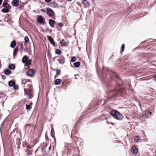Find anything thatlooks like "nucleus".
Masks as SVG:
<instances>
[{
	"label": "nucleus",
	"mask_w": 156,
	"mask_h": 156,
	"mask_svg": "<svg viewBox=\"0 0 156 156\" xmlns=\"http://www.w3.org/2000/svg\"><path fill=\"white\" fill-rule=\"evenodd\" d=\"M25 43L24 45H25L27 43L29 42V39L28 37L27 36H26L24 38Z\"/></svg>",
	"instance_id": "nucleus-19"
},
{
	"label": "nucleus",
	"mask_w": 156,
	"mask_h": 156,
	"mask_svg": "<svg viewBox=\"0 0 156 156\" xmlns=\"http://www.w3.org/2000/svg\"><path fill=\"white\" fill-rule=\"evenodd\" d=\"M74 66L76 67H78L80 65V63L79 62H75L73 64Z\"/></svg>",
	"instance_id": "nucleus-20"
},
{
	"label": "nucleus",
	"mask_w": 156,
	"mask_h": 156,
	"mask_svg": "<svg viewBox=\"0 0 156 156\" xmlns=\"http://www.w3.org/2000/svg\"><path fill=\"white\" fill-rule=\"evenodd\" d=\"M2 2V0H0V5H1Z\"/></svg>",
	"instance_id": "nucleus-36"
},
{
	"label": "nucleus",
	"mask_w": 156,
	"mask_h": 156,
	"mask_svg": "<svg viewBox=\"0 0 156 156\" xmlns=\"http://www.w3.org/2000/svg\"><path fill=\"white\" fill-rule=\"evenodd\" d=\"M54 132V129L53 127H52L51 132V133Z\"/></svg>",
	"instance_id": "nucleus-35"
},
{
	"label": "nucleus",
	"mask_w": 156,
	"mask_h": 156,
	"mask_svg": "<svg viewBox=\"0 0 156 156\" xmlns=\"http://www.w3.org/2000/svg\"><path fill=\"white\" fill-rule=\"evenodd\" d=\"M27 82V80H23L22 81V83L23 84H25Z\"/></svg>",
	"instance_id": "nucleus-29"
},
{
	"label": "nucleus",
	"mask_w": 156,
	"mask_h": 156,
	"mask_svg": "<svg viewBox=\"0 0 156 156\" xmlns=\"http://www.w3.org/2000/svg\"><path fill=\"white\" fill-rule=\"evenodd\" d=\"M13 88L15 90H17L19 88L18 86L17 85L15 84L13 86Z\"/></svg>",
	"instance_id": "nucleus-26"
},
{
	"label": "nucleus",
	"mask_w": 156,
	"mask_h": 156,
	"mask_svg": "<svg viewBox=\"0 0 156 156\" xmlns=\"http://www.w3.org/2000/svg\"><path fill=\"white\" fill-rule=\"evenodd\" d=\"M15 84V82L13 81L10 80L8 83V84L9 86L10 87L13 86Z\"/></svg>",
	"instance_id": "nucleus-15"
},
{
	"label": "nucleus",
	"mask_w": 156,
	"mask_h": 156,
	"mask_svg": "<svg viewBox=\"0 0 156 156\" xmlns=\"http://www.w3.org/2000/svg\"><path fill=\"white\" fill-rule=\"evenodd\" d=\"M76 58L75 57V56L73 57L72 58V59H71V61L72 62H74L76 61Z\"/></svg>",
	"instance_id": "nucleus-25"
},
{
	"label": "nucleus",
	"mask_w": 156,
	"mask_h": 156,
	"mask_svg": "<svg viewBox=\"0 0 156 156\" xmlns=\"http://www.w3.org/2000/svg\"><path fill=\"white\" fill-rule=\"evenodd\" d=\"M51 0H45V2H50Z\"/></svg>",
	"instance_id": "nucleus-33"
},
{
	"label": "nucleus",
	"mask_w": 156,
	"mask_h": 156,
	"mask_svg": "<svg viewBox=\"0 0 156 156\" xmlns=\"http://www.w3.org/2000/svg\"><path fill=\"white\" fill-rule=\"evenodd\" d=\"M18 52V49L17 48H15L13 51V56H15L17 54Z\"/></svg>",
	"instance_id": "nucleus-21"
},
{
	"label": "nucleus",
	"mask_w": 156,
	"mask_h": 156,
	"mask_svg": "<svg viewBox=\"0 0 156 156\" xmlns=\"http://www.w3.org/2000/svg\"><path fill=\"white\" fill-rule=\"evenodd\" d=\"M125 48V46L124 44H122V52L123 51Z\"/></svg>",
	"instance_id": "nucleus-27"
},
{
	"label": "nucleus",
	"mask_w": 156,
	"mask_h": 156,
	"mask_svg": "<svg viewBox=\"0 0 156 156\" xmlns=\"http://www.w3.org/2000/svg\"><path fill=\"white\" fill-rule=\"evenodd\" d=\"M110 114L115 119L118 120H121L122 119V116L121 114L116 110H113L110 112Z\"/></svg>",
	"instance_id": "nucleus-1"
},
{
	"label": "nucleus",
	"mask_w": 156,
	"mask_h": 156,
	"mask_svg": "<svg viewBox=\"0 0 156 156\" xmlns=\"http://www.w3.org/2000/svg\"><path fill=\"white\" fill-rule=\"evenodd\" d=\"M150 114H151V112H150Z\"/></svg>",
	"instance_id": "nucleus-40"
},
{
	"label": "nucleus",
	"mask_w": 156,
	"mask_h": 156,
	"mask_svg": "<svg viewBox=\"0 0 156 156\" xmlns=\"http://www.w3.org/2000/svg\"><path fill=\"white\" fill-rule=\"evenodd\" d=\"M58 25L59 27H62L63 26V24L62 23H58Z\"/></svg>",
	"instance_id": "nucleus-30"
},
{
	"label": "nucleus",
	"mask_w": 156,
	"mask_h": 156,
	"mask_svg": "<svg viewBox=\"0 0 156 156\" xmlns=\"http://www.w3.org/2000/svg\"><path fill=\"white\" fill-rule=\"evenodd\" d=\"M11 73V71L8 69L5 70L4 74L7 75H9Z\"/></svg>",
	"instance_id": "nucleus-13"
},
{
	"label": "nucleus",
	"mask_w": 156,
	"mask_h": 156,
	"mask_svg": "<svg viewBox=\"0 0 156 156\" xmlns=\"http://www.w3.org/2000/svg\"><path fill=\"white\" fill-rule=\"evenodd\" d=\"M38 21L41 24H44L45 23L43 17L41 16H38L37 18Z\"/></svg>",
	"instance_id": "nucleus-5"
},
{
	"label": "nucleus",
	"mask_w": 156,
	"mask_h": 156,
	"mask_svg": "<svg viewBox=\"0 0 156 156\" xmlns=\"http://www.w3.org/2000/svg\"><path fill=\"white\" fill-rule=\"evenodd\" d=\"M19 3V1L18 0H13L12 2V4L14 6H17Z\"/></svg>",
	"instance_id": "nucleus-8"
},
{
	"label": "nucleus",
	"mask_w": 156,
	"mask_h": 156,
	"mask_svg": "<svg viewBox=\"0 0 156 156\" xmlns=\"http://www.w3.org/2000/svg\"><path fill=\"white\" fill-rule=\"evenodd\" d=\"M60 43L61 44V46L63 47L66 45V42L63 39L60 42Z\"/></svg>",
	"instance_id": "nucleus-16"
},
{
	"label": "nucleus",
	"mask_w": 156,
	"mask_h": 156,
	"mask_svg": "<svg viewBox=\"0 0 156 156\" xmlns=\"http://www.w3.org/2000/svg\"><path fill=\"white\" fill-rule=\"evenodd\" d=\"M154 79L155 81H156V75L154 76Z\"/></svg>",
	"instance_id": "nucleus-38"
},
{
	"label": "nucleus",
	"mask_w": 156,
	"mask_h": 156,
	"mask_svg": "<svg viewBox=\"0 0 156 156\" xmlns=\"http://www.w3.org/2000/svg\"><path fill=\"white\" fill-rule=\"evenodd\" d=\"M56 74L57 75H59L61 73L60 70L59 69H57L56 70Z\"/></svg>",
	"instance_id": "nucleus-28"
},
{
	"label": "nucleus",
	"mask_w": 156,
	"mask_h": 156,
	"mask_svg": "<svg viewBox=\"0 0 156 156\" xmlns=\"http://www.w3.org/2000/svg\"><path fill=\"white\" fill-rule=\"evenodd\" d=\"M69 1H71L72 0H68Z\"/></svg>",
	"instance_id": "nucleus-39"
},
{
	"label": "nucleus",
	"mask_w": 156,
	"mask_h": 156,
	"mask_svg": "<svg viewBox=\"0 0 156 156\" xmlns=\"http://www.w3.org/2000/svg\"><path fill=\"white\" fill-rule=\"evenodd\" d=\"M16 45V42L15 41H12L10 44V46L12 48H14Z\"/></svg>",
	"instance_id": "nucleus-18"
},
{
	"label": "nucleus",
	"mask_w": 156,
	"mask_h": 156,
	"mask_svg": "<svg viewBox=\"0 0 156 156\" xmlns=\"http://www.w3.org/2000/svg\"><path fill=\"white\" fill-rule=\"evenodd\" d=\"M48 38L49 41L51 42V43L54 46L55 45V43L54 42V40L50 36H47Z\"/></svg>",
	"instance_id": "nucleus-10"
},
{
	"label": "nucleus",
	"mask_w": 156,
	"mask_h": 156,
	"mask_svg": "<svg viewBox=\"0 0 156 156\" xmlns=\"http://www.w3.org/2000/svg\"><path fill=\"white\" fill-rule=\"evenodd\" d=\"M55 53L57 54H58V55H60L61 53V51L59 49H56V50L55 51Z\"/></svg>",
	"instance_id": "nucleus-24"
},
{
	"label": "nucleus",
	"mask_w": 156,
	"mask_h": 156,
	"mask_svg": "<svg viewBox=\"0 0 156 156\" xmlns=\"http://www.w3.org/2000/svg\"><path fill=\"white\" fill-rule=\"evenodd\" d=\"M9 68L11 70L14 69H15V65L12 64H10L8 66Z\"/></svg>",
	"instance_id": "nucleus-12"
},
{
	"label": "nucleus",
	"mask_w": 156,
	"mask_h": 156,
	"mask_svg": "<svg viewBox=\"0 0 156 156\" xmlns=\"http://www.w3.org/2000/svg\"><path fill=\"white\" fill-rule=\"evenodd\" d=\"M22 62L23 63H25L26 66H27L29 65L30 64V62L28 60V57L26 56H24L23 58Z\"/></svg>",
	"instance_id": "nucleus-2"
},
{
	"label": "nucleus",
	"mask_w": 156,
	"mask_h": 156,
	"mask_svg": "<svg viewBox=\"0 0 156 156\" xmlns=\"http://www.w3.org/2000/svg\"><path fill=\"white\" fill-rule=\"evenodd\" d=\"M3 6L5 8H7L8 9H10L11 6L8 3L7 1L5 0L4 1L3 4Z\"/></svg>",
	"instance_id": "nucleus-7"
},
{
	"label": "nucleus",
	"mask_w": 156,
	"mask_h": 156,
	"mask_svg": "<svg viewBox=\"0 0 156 156\" xmlns=\"http://www.w3.org/2000/svg\"><path fill=\"white\" fill-rule=\"evenodd\" d=\"M131 151L133 154H136L138 152L137 149L135 146H133L131 149Z\"/></svg>",
	"instance_id": "nucleus-9"
},
{
	"label": "nucleus",
	"mask_w": 156,
	"mask_h": 156,
	"mask_svg": "<svg viewBox=\"0 0 156 156\" xmlns=\"http://www.w3.org/2000/svg\"><path fill=\"white\" fill-rule=\"evenodd\" d=\"M55 21L52 20H50L49 21V23L52 27H53L54 26V23Z\"/></svg>",
	"instance_id": "nucleus-11"
},
{
	"label": "nucleus",
	"mask_w": 156,
	"mask_h": 156,
	"mask_svg": "<svg viewBox=\"0 0 156 156\" xmlns=\"http://www.w3.org/2000/svg\"><path fill=\"white\" fill-rule=\"evenodd\" d=\"M32 107L30 105H26V108L27 109L30 110L31 109Z\"/></svg>",
	"instance_id": "nucleus-22"
},
{
	"label": "nucleus",
	"mask_w": 156,
	"mask_h": 156,
	"mask_svg": "<svg viewBox=\"0 0 156 156\" xmlns=\"http://www.w3.org/2000/svg\"><path fill=\"white\" fill-rule=\"evenodd\" d=\"M47 14L50 16H52L54 15L53 11L50 8H48L46 10Z\"/></svg>",
	"instance_id": "nucleus-3"
},
{
	"label": "nucleus",
	"mask_w": 156,
	"mask_h": 156,
	"mask_svg": "<svg viewBox=\"0 0 156 156\" xmlns=\"http://www.w3.org/2000/svg\"><path fill=\"white\" fill-rule=\"evenodd\" d=\"M28 97H29V98H30V99H31L32 98V97H31V95L30 94H28Z\"/></svg>",
	"instance_id": "nucleus-34"
},
{
	"label": "nucleus",
	"mask_w": 156,
	"mask_h": 156,
	"mask_svg": "<svg viewBox=\"0 0 156 156\" xmlns=\"http://www.w3.org/2000/svg\"><path fill=\"white\" fill-rule=\"evenodd\" d=\"M58 61L59 62L60 64H63L65 63V58L63 56H61L59 59L58 60Z\"/></svg>",
	"instance_id": "nucleus-6"
},
{
	"label": "nucleus",
	"mask_w": 156,
	"mask_h": 156,
	"mask_svg": "<svg viewBox=\"0 0 156 156\" xmlns=\"http://www.w3.org/2000/svg\"><path fill=\"white\" fill-rule=\"evenodd\" d=\"M27 75L29 76H33L35 74L34 71L32 69H29L27 72Z\"/></svg>",
	"instance_id": "nucleus-4"
},
{
	"label": "nucleus",
	"mask_w": 156,
	"mask_h": 156,
	"mask_svg": "<svg viewBox=\"0 0 156 156\" xmlns=\"http://www.w3.org/2000/svg\"><path fill=\"white\" fill-rule=\"evenodd\" d=\"M26 92H31V90H25V94L26 93Z\"/></svg>",
	"instance_id": "nucleus-31"
},
{
	"label": "nucleus",
	"mask_w": 156,
	"mask_h": 156,
	"mask_svg": "<svg viewBox=\"0 0 156 156\" xmlns=\"http://www.w3.org/2000/svg\"><path fill=\"white\" fill-rule=\"evenodd\" d=\"M140 138L139 136H136L134 138V140L135 141L138 142L140 140Z\"/></svg>",
	"instance_id": "nucleus-23"
},
{
	"label": "nucleus",
	"mask_w": 156,
	"mask_h": 156,
	"mask_svg": "<svg viewBox=\"0 0 156 156\" xmlns=\"http://www.w3.org/2000/svg\"><path fill=\"white\" fill-rule=\"evenodd\" d=\"M2 79H4L6 77H5V75H2Z\"/></svg>",
	"instance_id": "nucleus-32"
},
{
	"label": "nucleus",
	"mask_w": 156,
	"mask_h": 156,
	"mask_svg": "<svg viewBox=\"0 0 156 156\" xmlns=\"http://www.w3.org/2000/svg\"><path fill=\"white\" fill-rule=\"evenodd\" d=\"M62 80L60 79H57L55 82V85H58L61 83Z\"/></svg>",
	"instance_id": "nucleus-14"
},
{
	"label": "nucleus",
	"mask_w": 156,
	"mask_h": 156,
	"mask_svg": "<svg viewBox=\"0 0 156 156\" xmlns=\"http://www.w3.org/2000/svg\"><path fill=\"white\" fill-rule=\"evenodd\" d=\"M10 9L7 8H4L2 9V11L4 13H7L9 12V9Z\"/></svg>",
	"instance_id": "nucleus-17"
},
{
	"label": "nucleus",
	"mask_w": 156,
	"mask_h": 156,
	"mask_svg": "<svg viewBox=\"0 0 156 156\" xmlns=\"http://www.w3.org/2000/svg\"><path fill=\"white\" fill-rule=\"evenodd\" d=\"M41 11L42 12H44L45 11V10L44 9H42L41 10Z\"/></svg>",
	"instance_id": "nucleus-37"
}]
</instances>
